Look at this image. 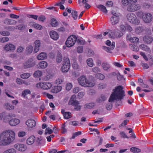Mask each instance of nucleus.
Returning a JSON list of instances; mask_svg holds the SVG:
<instances>
[{
	"label": "nucleus",
	"instance_id": "nucleus-1",
	"mask_svg": "<svg viewBox=\"0 0 153 153\" xmlns=\"http://www.w3.org/2000/svg\"><path fill=\"white\" fill-rule=\"evenodd\" d=\"M123 87L121 85L116 87L113 90V91L109 99V102L106 105V107L108 110H110L112 107V104L111 102L114 101H119L123 100L125 96V92L123 90Z\"/></svg>",
	"mask_w": 153,
	"mask_h": 153
},
{
	"label": "nucleus",
	"instance_id": "nucleus-2",
	"mask_svg": "<svg viewBox=\"0 0 153 153\" xmlns=\"http://www.w3.org/2000/svg\"><path fill=\"white\" fill-rule=\"evenodd\" d=\"M16 134L11 129L4 130L0 133V146H6L12 144L16 140Z\"/></svg>",
	"mask_w": 153,
	"mask_h": 153
},
{
	"label": "nucleus",
	"instance_id": "nucleus-3",
	"mask_svg": "<svg viewBox=\"0 0 153 153\" xmlns=\"http://www.w3.org/2000/svg\"><path fill=\"white\" fill-rule=\"evenodd\" d=\"M77 81L79 85L84 87H93L96 84L94 81L88 79L85 75H82L79 77Z\"/></svg>",
	"mask_w": 153,
	"mask_h": 153
},
{
	"label": "nucleus",
	"instance_id": "nucleus-4",
	"mask_svg": "<svg viewBox=\"0 0 153 153\" xmlns=\"http://www.w3.org/2000/svg\"><path fill=\"white\" fill-rule=\"evenodd\" d=\"M103 35L104 36L108 35L109 38L115 39L120 37L123 35V33L118 30H108V32H104Z\"/></svg>",
	"mask_w": 153,
	"mask_h": 153
},
{
	"label": "nucleus",
	"instance_id": "nucleus-5",
	"mask_svg": "<svg viewBox=\"0 0 153 153\" xmlns=\"http://www.w3.org/2000/svg\"><path fill=\"white\" fill-rule=\"evenodd\" d=\"M137 16L141 18L146 23H150L152 20V15L148 13H144L142 11H139L137 13Z\"/></svg>",
	"mask_w": 153,
	"mask_h": 153
},
{
	"label": "nucleus",
	"instance_id": "nucleus-6",
	"mask_svg": "<svg viewBox=\"0 0 153 153\" xmlns=\"http://www.w3.org/2000/svg\"><path fill=\"white\" fill-rule=\"evenodd\" d=\"M126 17L129 22L134 25H138L140 23V20L137 19L136 16L133 13H129L128 14Z\"/></svg>",
	"mask_w": 153,
	"mask_h": 153
},
{
	"label": "nucleus",
	"instance_id": "nucleus-7",
	"mask_svg": "<svg viewBox=\"0 0 153 153\" xmlns=\"http://www.w3.org/2000/svg\"><path fill=\"white\" fill-rule=\"evenodd\" d=\"M52 86V83L48 82H39L36 85V86L38 88L44 90H49L51 88Z\"/></svg>",
	"mask_w": 153,
	"mask_h": 153
},
{
	"label": "nucleus",
	"instance_id": "nucleus-8",
	"mask_svg": "<svg viewBox=\"0 0 153 153\" xmlns=\"http://www.w3.org/2000/svg\"><path fill=\"white\" fill-rule=\"evenodd\" d=\"M76 39L77 37L75 35H72L69 36L65 42L66 46L70 48L73 46L75 44Z\"/></svg>",
	"mask_w": 153,
	"mask_h": 153
},
{
	"label": "nucleus",
	"instance_id": "nucleus-9",
	"mask_svg": "<svg viewBox=\"0 0 153 153\" xmlns=\"http://www.w3.org/2000/svg\"><path fill=\"white\" fill-rule=\"evenodd\" d=\"M141 6L139 4L131 2L127 8V10L129 12H134L140 9Z\"/></svg>",
	"mask_w": 153,
	"mask_h": 153
},
{
	"label": "nucleus",
	"instance_id": "nucleus-10",
	"mask_svg": "<svg viewBox=\"0 0 153 153\" xmlns=\"http://www.w3.org/2000/svg\"><path fill=\"white\" fill-rule=\"evenodd\" d=\"M111 13L112 16L110 18V21L111 24L114 25L117 24L119 22V14L115 12L111 11Z\"/></svg>",
	"mask_w": 153,
	"mask_h": 153
},
{
	"label": "nucleus",
	"instance_id": "nucleus-11",
	"mask_svg": "<svg viewBox=\"0 0 153 153\" xmlns=\"http://www.w3.org/2000/svg\"><path fill=\"white\" fill-rule=\"evenodd\" d=\"M70 67V63L69 59L68 58L65 59L63 62L61 69L63 72H66L69 70Z\"/></svg>",
	"mask_w": 153,
	"mask_h": 153
},
{
	"label": "nucleus",
	"instance_id": "nucleus-12",
	"mask_svg": "<svg viewBox=\"0 0 153 153\" xmlns=\"http://www.w3.org/2000/svg\"><path fill=\"white\" fill-rule=\"evenodd\" d=\"M35 64L36 62L33 61V59L30 58L24 63L23 67L25 69L28 68L33 67Z\"/></svg>",
	"mask_w": 153,
	"mask_h": 153
},
{
	"label": "nucleus",
	"instance_id": "nucleus-13",
	"mask_svg": "<svg viewBox=\"0 0 153 153\" xmlns=\"http://www.w3.org/2000/svg\"><path fill=\"white\" fill-rule=\"evenodd\" d=\"M14 147L17 150L21 152L25 151L27 149L26 146L24 144L19 143L15 144Z\"/></svg>",
	"mask_w": 153,
	"mask_h": 153
},
{
	"label": "nucleus",
	"instance_id": "nucleus-14",
	"mask_svg": "<svg viewBox=\"0 0 153 153\" xmlns=\"http://www.w3.org/2000/svg\"><path fill=\"white\" fill-rule=\"evenodd\" d=\"M16 48V46L13 44L8 43L5 45L4 49L7 51H13L15 50Z\"/></svg>",
	"mask_w": 153,
	"mask_h": 153
},
{
	"label": "nucleus",
	"instance_id": "nucleus-15",
	"mask_svg": "<svg viewBox=\"0 0 153 153\" xmlns=\"http://www.w3.org/2000/svg\"><path fill=\"white\" fill-rule=\"evenodd\" d=\"M25 124L28 128H32L35 126L36 122L34 120L30 119L26 120Z\"/></svg>",
	"mask_w": 153,
	"mask_h": 153
},
{
	"label": "nucleus",
	"instance_id": "nucleus-16",
	"mask_svg": "<svg viewBox=\"0 0 153 153\" xmlns=\"http://www.w3.org/2000/svg\"><path fill=\"white\" fill-rule=\"evenodd\" d=\"M20 123V120L16 118H13L9 121V124L12 126H16L19 124Z\"/></svg>",
	"mask_w": 153,
	"mask_h": 153
},
{
	"label": "nucleus",
	"instance_id": "nucleus-17",
	"mask_svg": "<svg viewBox=\"0 0 153 153\" xmlns=\"http://www.w3.org/2000/svg\"><path fill=\"white\" fill-rule=\"evenodd\" d=\"M62 87L60 85H55L53 87L51 91V93L56 94L60 92L62 90Z\"/></svg>",
	"mask_w": 153,
	"mask_h": 153
},
{
	"label": "nucleus",
	"instance_id": "nucleus-18",
	"mask_svg": "<svg viewBox=\"0 0 153 153\" xmlns=\"http://www.w3.org/2000/svg\"><path fill=\"white\" fill-rule=\"evenodd\" d=\"M50 35L51 37L54 40H57L59 38V34L55 31L52 30L50 31Z\"/></svg>",
	"mask_w": 153,
	"mask_h": 153
},
{
	"label": "nucleus",
	"instance_id": "nucleus-19",
	"mask_svg": "<svg viewBox=\"0 0 153 153\" xmlns=\"http://www.w3.org/2000/svg\"><path fill=\"white\" fill-rule=\"evenodd\" d=\"M34 44L35 45L33 52L34 53H36L39 51L41 46L40 41L39 40H36L35 41Z\"/></svg>",
	"mask_w": 153,
	"mask_h": 153
},
{
	"label": "nucleus",
	"instance_id": "nucleus-20",
	"mask_svg": "<svg viewBox=\"0 0 153 153\" xmlns=\"http://www.w3.org/2000/svg\"><path fill=\"white\" fill-rule=\"evenodd\" d=\"M153 40L152 37L149 36H145L143 37V40L144 42L148 44H151Z\"/></svg>",
	"mask_w": 153,
	"mask_h": 153
},
{
	"label": "nucleus",
	"instance_id": "nucleus-21",
	"mask_svg": "<svg viewBox=\"0 0 153 153\" xmlns=\"http://www.w3.org/2000/svg\"><path fill=\"white\" fill-rule=\"evenodd\" d=\"M47 54L45 52H42L37 56V59L39 60H43L47 58Z\"/></svg>",
	"mask_w": 153,
	"mask_h": 153
},
{
	"label": "nucleus",
	"instance_id": "nucleus-22",
	"mask_svg": "<svg viewBox=\"0 0 153 153\" xmlns=\"http://www.w3.org/2000/svg\"><path fill=\"white\" fill-rule=\"evenodd\" d=\"M37 66L39 68L44 69L47 66L48 63L45 61H42L38 64Z\"/></svg>",
	"mask_w": 153,
	"mask_h": 153
},
{
	"label": "nucleus",
	"instance_id": "nucleus-23",
	"mask_svg": "<svg viewBox=\"0 0 153 153\" xmlns=\"http://www.w3.org/2000/svg\"><path fill=\"white\" fill-rule=\"evenodd\" d=\"M4 108L7 110H12L14 109V106L9 103L4 104Z\"/></svg>",
	"mask_w": 153,
	"mask_h": 153
},
{
	"label": "nucleus",
	"instance_id": "nucleus-24",
	"mask_svg": "<svg viewBox=\"0 0 153 153\" xmlns=\"http://www.w3.org/2000/svg\"><path fill=\"white\" fill-rule=\"evenodd\" d=\"M115 46V43L113 42L112 43L111 46L110 47H107L106 46H103V48L107 52L110 53V50L113 49Z\"/></svg>",
	"mask_w": 153,
	"mask_h": 153
},
{
	"label": "nucleus",
	"instance_id": "nucleus-25",
	"mask_svg": "<svg viewBox=\"0 0 153 153\" xmlns=\"http://www.w3.org/2000/svg\"><path fill=\"white\" fill-rule=\"evenodd\" d=\"M137 1V0H122V3L123 5L126 6L128 4H129L131 2L136 3Z\"/></svg>",
	"mask_w": 153,
	"mask_h": 153
},
{
	"label": "nucleus",
	"instance_id": "nucleus-26",
	"mask_svg": "<svg viewBox=\"0 0 153 153\" xmlns=\"http://www.w3.org/2000/svg\"><path fill=\"white\" fill-rule=\"evenodd\" d=\"M35 139V137L34 136H30L27 139V143L28 145H32L34 143Z\"/></svg>",
	"mask_w": 153,
	"mask_h": 153
},
{
	"label": "nucleus",
	"instance_id": "nucleus-27",
	"mask_svg": "<svg viewBox=\"0 0 153 153\" xmlns=\"http://www.w3.org/2000/svg\"><path fill=\"white\" fill-rule=\"evenodd\" d=\"M30 25L33 27L37 30H40L42 28V27L41 25L35 22H31Z\"/></svg>",
	"mask_w": 153,
	"mask_h": 153
},
{
	"label": "nucleus",
	"instance_id": "nucleus-28",
	"mask_svg": "<svg viewBox=\"0 0 153 153\" xmlns=\"http://www.w3.org/2000/svg\"><path fill=\"white\" fill-rule=\"evenodd\" d=\"M78 101L76 100V96L75 95H73L71 97V98L68 102V104L69 105H74L76 102H77Z\"/></svg>",
	"mask_w": 153,
	"mask_h": 153
},
{
	"label": "nucleus",
	"instance_id": "nucleus-29",
	"mask_svg": "<svg viewBox=\"0 0 153 153\" xmlns=\"http://www.w3.org/2000/svg\"><path fill=\"white\" fill-rule=\"evenodd\" d=\"M126 39L127 40L130 41L131 42L133 43H137L139 42V39L136 37H131L129 36H128Z\"/></svg>",
	"mask_w": 153,
	"mask_h": 153
},
{
	"label": "nucleus",
	"instance_id": "nucleus-30",
	"mask_svg": "<svg viewBox=\"0 0 153 153\" xmlns=\"http://www.w3.org/2000/svg\"><path fill=\"white\" fill-rule=\"evenodd\" d=\"M102 68L103 69L106 71H109L110 68V65L107 63H103L102 64Z\"/></svg>",
	"mask_w": 153,
	"mask_h": 153
},
{
	"label": "nucleus",
	"instance_id": "nucleus-31",
	"mask_svg": "<svg viewBox=\"0 0 153 153\" xmlns=\"http://www.w3.org/2000/svg\"><path fill=\"white\" fill-rule=\"evenodd\" d=\"M140 48L143 51H145L149 53L151 52V50L149 48L147 45L144 44H142L140 46Z\"/></svg>",
	"mask_w": 153,
	"mask_h": 153
},
{
	"label": "nucleus",
	"instance_id": "nucleus-32",
	"mask_svg": "<svg viewBox=\"0 0 153 153\" xmlns=\"http://www.w3.org/2000/svg\"><path fill=\"white\" fill-rule=\"evenodd\" d=\"M97 7L103 12L105 13H107V10L106 7L103 5H99L97 6Z\"/></svg>",
	"mask_w": 153,
	"mask_h": 153
},
{
	"label": "nucleus",
	"instance_id": "nucleus-33",
	"mask_svg": "<svg viewBox=\"0 0 153 153\" xmlns=\"http://www.w3.org/2000/svg\"><path fill=\"white\" fill-rule=\"evenodd\" d=\"M73 105L74 106V109L77 111H80L82 107V106L80 105V103L78 101L75 102Z\"/></svg>",
	"mask_w": 153,
	"mask_h": 153
},
{
	"label": "nucleus",
	"instance_id": "nucleus-34",
	"mask_svg": "<svg viewBox=\"0 0 153 153\" xmlns=\"http://www.w3.org/2000/svg\"><path fill=\"white\" fill-rule=\"evenodd\" d=\"M59 24L56 19L53 18L51 20V25L54 27H56L58 26Z\"/></svg>",
	"mask_w": 153,
	"mask_h": 153
},
{
	"label": "nucleus",
	"instance_id": "nucleus-35",
	"mask_svg": "<svg viewBox=\"0 0 153 153\" xmlns=\"http://www.w3.org/2000/svg\"><path fill=\"white\" fill-rule=\"evenodd\" d=\"M95 105L94 103H90L85 104L84 106V107L86 109H91L93 108Z\"/></svg>",
	"mask_w": 153,
	"mask_h": 153
},
{
	"label": "nucleus",
	"instance_id": "nucleus-36",
	"mask_svg": "<svg viewBox=\"0 0 153 153\" xmlns=\"http://www.w3.org/2000/svg\"><path fill=\"white\" fill-rule=\"evenodd\" d=\"M3 153H16V151L14 148H10L5 150Z\"/></svg>",
	"mask_w": 153,
	"mask_h": 153
},
{
	"label": "nucleus",
	"instance_id": "nucleus-37",
	"mask_svg": "<svg viewBox=\"0 0 153 153\" xmlns=\"http://www.w3.org/2000/svg\"><path fill=\"white\" fill-rule=\"evenodd\" d=\"M143 28L142 27H136L135 31V33H140L142 32H143Z\"/></svg>",
	"mask_w": 153,
	"mask_h": 153
},
{
	"label": "nucleus",
	"instance_id": "nucleus-38",
	"mask_svg": "<svg viewBox=\"0 0 153 153\" xmlns=\"http://www.w3.org/2000/svg\"><path fill=\"white\" fill-rule=\"evenodd\" d=\"M95 77L100 80H103L105 79L104 75L101 73H98L95 74Z\"/></svg>",
	"mask_w": 153,
	"mask_h": 153
},
{
	"label": "nucleus",
	"instance_id": "nucleus-39",
	"mask_svg": "<svg viewBox=\"0 0 153 153\" xmlns=\"http://www.w3.org/2000/svg\"><path fill=\"white\" fill-rule=\"evenodd\" d=\"M64 80L63 78H59L56 79L55 82V84L58 85L61 84L63 82Z\"/></svg>",
	"mask_w": 153,
	"mask_h": 153
},
{
	"label": "nucleus",
	"instance_id": "nucleus-40",
	"mask_svg": "<svg viewBox=\"0 0 153 153\" xmlns=\"http://www.w3.org/2000/svg\"><path fill=\"white\" fill-rule=\"evenodd\" d=\"M87 63L90 67H92L94 65L93 61L91 58H89L87 60Z\"/></svg>",
	"mask_w": 153,
	"mask_h": 153
},
{
	"label": "nucleus",
	"instance_id": "nucleus-41",
	"mask_svg": "<svg viewBox=\"0 0 153 153\" xmlns=\"http://www.w3.org/2000/svg\"><path fill=\"white\" fill-rule=\"evenodd\" d=\"M130 151L134 153H138L141 151V150L138 148L132 147L130 149Z\"/></svg>",
	"mask_w": 153,
	"mask_h": 153
},
{
	"label": "nucleus",
	"instance_id": "nucleus-42",
	"mask_svg": "<svg viewBox=\"0 0 153 153\" xmlns=\"http://www.w3.org/2000/svg\"><path fill=\"white\" fill-rule=\"evenodd\" d=\"M30 76V74L29 73H24L20 75L21 77L24 79H27Z\"/></svg>",
	"mask_w": 153,
	"mask_h": 153
},
{
	"label": "nucleus",
	"instance_id": "nucleus-43",
	"mask_svg": "<svg viewBox=\"0 0 153 153\" xmlns=\"http://www.w3.org/2000/svg\"><path fill=\"white\" fill-rule=\"evenodd\" d=\"M26 134V132L24 131H20L17 134L18 137L19 138H21L25 137Z\"/></svg>",
	"mask_w": 153,
	"mask_h": 153
},
{
	"label": "nucleus",
	"instance_id": "nucleus-44",
	"mask_svg": "<svg viewBox=\"0 0 153 153\" xmlns=\"http://www.w3.org/2000/svg\"><path fill=\"white\" fill-rule=\"evenodd\" d=\"M10 116V115H6V113H5V116H4L3 118V121L5 123L9 122V121Z\"/></svg>",
	"mask_w": 153,
	"mask_h": 153
},
{
	"label": "nucleus",
	"instance_id": "nucleus-45",
	"mask_svg": "<svg viewBox=\"0 0 153 153\" xmlns=\"http://www.w3.org/2000/svg\"><path fill=\"white\" fill-rule=\"evenodd\" d=\"M30 91L29 90L26 89L22 91V96L24 97H25L26 95L28 94H30Z\"/></svg>",
	"mask_w": 153,
	"mask_h": 153
},
{
	"label": "nucleus",
	"instance_id": "nucleus-46",
	"mask_svg": "<svg viewBox=\"0 0 153 153\" xmlns=\"http://www.w3.org/2000/svg\"><path fill=\"white\" fill-rule=\"evenodd\" d=\"M62 57L61 53H58L57 54L56 61L58 63H60L62 61Z\"/></svg>",
	"mask_w": 153,
	"mask_h": 153
},
{
	"label": "nucleus",
	"instance_id": "nucleus-47",
	"mask_svg": "<svg viewBox=\"0 0 153 153\" xmlns=\"http://www.w3.org/2000/svg\"><path fill=\"white\" fill-rule=\"evenodd\" d=\"M42 75V72L40 71H36L34 74V76L36 77H39L41 76Z\"/></svg>",
	"mask_w": 153,
	"mask_h": 153
},
{
	"label": "nucleus",
	"instance_id": "nucleus-48",
	"mask_svg": "<svg viewBox=\"0 0 153 153\" xmlns=\"http://www.w3.org/2000/svg\"><path fill=\"white\" fill-rule=\"evenodd\" d=\"M53 132V130L49 127L47 128L45 131V134H51Z\"/></svg>",
	"mask_w": 153,
	"mask_h": 153
},
{
	"label": "nucleus",
	"instance_id": "nucleus-49",
	"mask_svg": "<svg viewBox=\"0 0 153 153\" xmlns=\"http://www.w3.org/2000/svg\"><path fill=\"white\" fill-rule=\"evenodd\" d=\"M16 29L22 30L25 29L26 27V26L23 24H22L19 25L18 26H16Z\"/></svg>",
	"mask_w": 153,
	"mask_h": 153
},
{
	"label": "nucleus",
	"instance_id": "nucleus-50",
	"mask_svg": "<svg viewBox=\"0 0 153 153\" xmlns=\"http://www.w3.org/2000/svg\"><path fill=\"white\" fill-rule=\"evenodd\" d=\"M64 117L65 119H69L71 117V114L69 112H65L64 114Z\"/></svg>",
	"mask_w": 153,
	"mask_h": 153
},
{
	"label": "nucleus",
	"instance_id": "nucleus-51",
	"mask_svg": "<svg viewBox=\"0 0 153 153\" xmlns=\"http://www.w3.org/2000/svg\"><path fill=\"white\" fill-rule=\"evenodd\" d=\"M33 50V47L31 45L28 46L27 48V51L29 53H31Z\"/></svg>",
	"mask_w": 153,
	"mask_h": 153
},
{
	"label": "nucleus",
	"instance_id": "nucleus-52",
	"mask_svg": "<svg viewBox=\"0 0 153 153\" xmlns=\"http://www.w3.org/2000/svg\"><path fill=\"white\" fill-rule=\"evenodd\" d=\"M76 42L79 44L84 45L85 44V41L82 38H77Z\"/></svg>",
	"mask_w": 153,
	"mask_h": 153
},
{
	"label": "nucleus",
	"instance_id": "nucleus-53",
	"mask_svg": "<svg viewBox=\"0 0 153 153\" xmlns=\"http://www.w3.org/2000/svg\"><path fill=\"white\" fill-rule=\"evenodd\" d=\"M71 14L74 19L75 20L77 19L78 15L76 11L75 10H73Z\"/></svg>",
	"mask_w": 153,
	"mask_h": 153
},
{
	"label": "nucleus",
	"instance_id": "nucleus-54",
	"mask_svg": "<svg viewBox=\"0 0 153 153\" xmlns=\"http://www.w3.org/2000/svg\"><path fill=\"white\" fill-rule=\"evenodd\" d=\"M92 71L94 73H98L100 72V69L97 67L93 68L92 69Z\"/></svg>",
	"mask_w": 153,
	"mask_h": 153
},
{
	"label": "nucleus",
	"instance_id": "nucleus-55",
	"mask_svg": "<svg viewBox=\"0 0 153 153\" xmlns=\"http://www.w3.org/2000/svg\"><path fill=\"white\" fill-rule=\"evenodd\" d=\"M126 24H125L124 25L122 24L120 25V29L121 30L123 31H125L126 30Z\"/></svg>",
	"mask_w": 153,
	"mask_h": 153
},
{
	"label": "nucleus",
	"instance_id": "nucleus-56",
	"mask_svg": "<svg viewBox=\"0 0 153 153\" xmlns=\"http://www.w3.org/2000/svg\"><path fill=\"white\" fill-rule=\"evenodd\" d=\"M72 85L70 83H68L66 85V89L68 91L70 90L72 87Z\"/></svg>",
	"mask_w": 153,
	"mask_h": 153
},
{
	"label": "nucleus",
	"instance_id": "nucleus-57",
	"mask_svg": "<svg viewBox=\"0 0 153 153\" xmlns=\"http://www.w3.org/2000/svg\"><path fill=\"white\" fill-rule=\"evenodd\" d=\"M42 94L44 96H46L49 99H53V96L52 95L48 93H47L46 92H43L42 93Z\"/></svg>",
	"mask_w": 153,
	"mask_h": 153
},
{
	"label": "nucleus",
	"instance_id": "nucleus-58",
	"mask_svg": "<svg viewBox=\"0 0 153 153\" xmlns=\"http://www.w3.org/2000/svg\"><path fill=\"white\" fill-rule=\"evenodd\" d=\"M129 120H125L124 122L122 123L121 124H120L119 126V128H121L123 126H125L126 125L128 122Z\"/></svg>",
	"mask_w": 153,
	"mask_h": 153
},
{
	"label": "nucleus",
	"instance_id": "nucleus-59",
	"mask_svg": "<svg viewBox=\"0 0 153 153\" xmlns=\"http://www.w3.org/2000/svg\"><path fill=\"white\" fill-rule=\"evenodd\" d=\"M9 40L8 37H3L0 39L1 42L2 43H4L8 42Z\"/></svg>",
	"mask_w": 153,
	"mask_h": 153
},
{
	"label": "nucleus",
	"instance_id": "nucleus-60",
	"mask_svg": "<svg viewBox=\"0 0 153 153\" xmlns=\"http://www.w3.org/2000/svg\"><path fill=\"white\" fill-rule=\"evenodd\" d=\"M0 33L1 35L5 36H8L10 34V33L9 32L6 31H1Z\"/></svg>",
	"mask_w": 153,
	"mask_h": 153
},
{
	"label": "nucleus",
	"instance_id": "nucleus-61",
	"mask_svg": "<svg viewBox=\"0 0 153 153\" xmlns=\"http://www.w3.org/2000/svg\"><path fill=\"white\" fill-rule=\"evenodd\" d=\"M16 82L19 85H22L23 83H24V80L18 78L16 79Z\"/></svg>",
	"mask_w": 153,
	"mask_h": 153
},
{
	"label": "nucleus",
	"instance_id": "nucleus-62",
	"mask_svg": "<svg viewBox=\"0 0 153 153\" xmlns=\"http://www.w3.org/2000/svg\"><path fill=\"white\" fill-rule=\"evenodd\" d=\"M72 67L74 69H78L79 68V67L76 62H74L72 64Z\"/></svg>",
	"mask_w": 153,
	"mask_h": 153
},
{
	"label": "nucleus",
	"instance_id": "nucleus-63",
	"mask_svg": "<svg viewBox=\"0 0 153 153\" xmlns=\"http://www.w3.org/2000/svg\"><path fill=\"white\" fill-rule=\"evenodd\" d=\"M106 99V97L105 96H102L99 98L98 100H97V101L99 102H101L102 101L105 100Z\"/></svg>",
	"mask_w": 153,
	"mask_h": 153
},
{
	"label": "nucleus",
	"instance_id": "nucleus-64",
	"mask_svg": "<svg viewBox=\"0 0 153 153\" xmlns=\"http://www.w3.org/2000/svg\"><path fill=\"white\" fill-rule=\"evenodd\" d=\"M38 19L39 21L44 22L46 20V18L45 16L41 15L38 17Z\"/></svg>",
	"mask_w": 153,
	"mask_h": 153
}]
</instances>
